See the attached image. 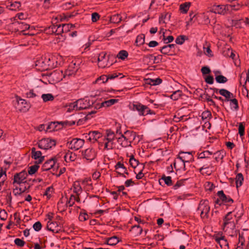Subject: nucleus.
Returning a JSON list of instances; mask_svg holds the SVG:
<instances>
[{"label":"nucleus","mask_w":249,"mask_h":249,"mask_svg":"<svg viewBox=\"0 0 249 249\" xmlns=\"http://www.w3.org/2000/svg\"><path fill=\"white\" fill-rule=\"evenodd\" d=\"M58 209L60 211H64L68 207V205L66 202V198L62 197L57 203Z\"/></svg>","instance_id":"31"},{"label":"nucleus","mask_w":249,"mask_h":249,"mask_svg":"<svg viewBox=\"0 0 249 249\" xmlns=\"http://www.w3.org/2000/svg\"><path fill=\"white\" fill-rule=\"evenodd\" d=\"M133 110H137L141 116H144L152 113L151 110L147 106L142 105L140 103L133 104Z\"/></svg>","instance_id":"8"},{"label":"nucleus","mask_w":249,"mask_h":249,"mask_svg":"<svg viewBox=\"0 0 249 249\" xmlns=\"http://www.w3.org/2000/svg\"><path fill=\"white\" fill-rule=\"evenodd\" d=\"M225 155V153L223 151H217L215 153H214V159L216 161H219V160H222L224 155Z\"/></svg>","instance_id":"43"},{"label":"nucleus","mask_w":249,"mask_h":249,"mask_svg":"<svg viewBox=\"0 0 249 249\" xmlns=\"http://www.w3.org/2000/svg\"><path fill=\"white\" fill-rule=\"evenodd\" d=\"M101 136L100 133L98 131H91L88 134V136H87L88 140L90 142H94L96 141Z\"/></svg>","instance_id":"25"},{"label":"nucleus","mask_w":249,"mask_h":249,"mask_svg":"<svg viewBox=\"0 0 249 249\" xmlns=\"http://www.w3.org/2000/svg\"><path fill=\"white\" fill-rule=\"evenodd\" d=\"M238 133L240 136H243L245 133V125L243 123H240L238 127Z\"/></svg>","instance_id":"56"},{"label":"nucleus","mask_w":249,"mask_h":249,"mask_svg":"<svg viewBox=\"0 0 249 249\" xmlns=\"http://www.w3.org/2000/svg\"><path fill=\"white\" fill-rule=\"evenodd\" d=\"M66 77L65 73H63L61 70L54 71L50 75V80L55 83L61 81L63 78Z\"/></svg>","instance_id":"10"},{"label":"nucleus","mask_w":249,"mask_h":249,"mask_svg":"<svg viewBox=\"0 0 249 249\" xmlns=\"http://www.w3.org/2000/svg\"><path fill=\"white\" fill-rule=\"evenodd\" d=\"M16 99L18 102V109L21 112L27 111L30 107L29 104L25 100L19 97H17Z\"/></svg>","instance_id":"12"},{"label":"nucleus","mask_w":249,"mask_h":249,"mask_svg":"<svg viewBox=\"0 0 249 249\" xmlns=\"http://www.w3.org/2000/svg\"><path fill=\"white\" fill-rule=\"evenodd\" d=\"M227 5V11H228V13H230L232 12L233 11H237L239 10L241 6L240 4L236 0H233L231 4H226Z\"/></svg>","instance_id":"23"},{"label":"nucleus","mask_w":249,"mask_h":249,"mask_svg":"<svg viewBox=\"0 0 249 249\" xmlns=\"http://www.w3.org/2000/svg\"><path fill=\"white\" fill-rule=\"evenodd\" d=\"M198 165L201 166L199 169L200 172H203L205 170L209 169L210 168H212L213 164L211 159L205 160H200L196 163Z\"/></svg>","instance_id":"19"},{"label":"nucleus","mask_w":249,"mask_h":249,"mask_svg":"<svg viewBox=\"0 0 249 249\" xmlns=\"http://www.w3.org/2000/svg\"><path fill=\"white\" fill-rule=\"evenodd\" d=\"M130 231L134 234L135 236H139L142 232V229L139 225L133 226Z\"/></svg>","instance_id":"33"},{"label":"nucleus","mask_w":249,"mask_h":249,"mask_svg":"<svg viewBox=\"0 0 249 249\" xmlns=\"http://www.w3.org/2000/svg\"><path fill=\"white\" fill-rule=\"evenodd\" d=\"M39 166L37 165L31 166L28 170V173L30 175H33L35 174Z\"/></svg>","instance_id":"57"},{"label":"nucleus","mask_w":249,"mask_h":249,"mask_svg":"<svg viewBox=\"0 0 249 249\" xmlns=\"http://www.w3.org/2000/svg\"><path fill=\"white\" fill-rule=\"evenodd\" d=\"M204 187L206 190L212 191L214 188V185L211 182H206L204 184Z\"/></svg>","instance_id":"62"},{"label":"nucleus","mask_w":249,"mask_h":249,"mask_svg":"<svg viewBox=\"0 0 249 249\" xmlns=\"http://www.w3.org/2000/svg\"><path fill=\"white\" fill-rule=\"evenodd\" d=\"M6 178V172L2 169L0 170V188L1 189V185L3 184Z\"/></svg>","instance_id":"46"},{"label":"nucleus","mask_w":249,"mask_h":249,"mask_svg":"<svg viewBox=\"0 0 249 249\" xmlns=\"http://www.w3.org/2000/svg\"><path fill=\"white\" fill-rule=\"evenodd\" d=\"M122 21V18L119 14H116L110 17V21L114 23H119Z\"/></svg>","instance_id":"42"},{"label":"nucleus","mask_w":249,"mask_h":249,"mask_svg":"<svg viewBox=\"0 0 249 249\" xmlns=\"http://www.w3.org/2000/svg\"><path fill=\"white\" fill-rule=\"evenodd\" d=\"M215 80L218 83H225L228 81V79L223 75H220L216 76Z\"/></svg>","instance_id":"50"},{"label":"nucleus","mask_w":249,"mask_h":249,"mask_svg":"<svg viewBox=\"0 0 249 249\" xmlns=\"http://www.w3.org/2000/svg\"><path fill=\"white\" fill-rule=\"evenodd\" d=\"M41 93L38 92L36 89H31L26 93L27 98H35L40 95Z\"/></svg>","instance_id":"35"},{"label":"nucleus","mask_w":249,"mask_h":249,"mask_svg":"<svg viewBox=\"0 0 249 249\" xmlns=\"http://www.w3.org/2000/svg\"><path fill=\"white\" fill-rule=\"evenodd\" d=\"M128 55V53L127 51L125 50H122L119 52L118 54H117V57L122 59H125Z\"/></svg>","instance_id":"48"},{"label":"nucleus","mask_w":249,"mask_h":249,"mask_svg":"<svg viewBox=\"0 0 249 249\" xmlns=\"http://www.w3.org/2000/svg\"><path fill=\"white\" fill-rule=\"evenodd\" d=\"M236 187L238 188L242 185L244 180L243 176L241 173H238L235 178Z\"/></svg>","instance_id":"40"},{"label":"nucleus","mask_w":249,"mask_h":249,"mask_svg":"<svg viewBox=\"0 0 249 249\" xmlns=\"http://www.w3.org/2000/svg\"><path fill=\"white\" fill-rule=\"evenodd\" d=\"M212 155V153L210 152L209 151H205L198 154L197 159L198 160H208L210 159V156Z\"/></svg>","instance_id":"30"},{"label":"nucleus","mask_w":249,"mask_h":249,"mask_svg":"<svg viewBox=\"0 0 249 249\" xmlns=\"http://www.w3.org/2000/svg\"><path fill=\"white\" fill-rule=\"evenodd\" d=\"M178 157L185 163L191 162L193 160V156L190 152H180Z\"/></svg>","instance_id":"22"},{"label":"nucleus","mask_w":249,"mask_h":249,"mask_svg":"<svg viewBox=\"0 0 249 249\" xmlns=\"http://www.w3.org/2000/svg\"><path fill=\"white\" fill-rule=\"evenodd\" d=\"M182 95V91L180 90H178L174 91L171 95V98L174 100H177Z\"/></svg>","instance_id":"47"},{"label":"nucleus","mask_w":249,"mask_h":249,"mask_svg":"<svg viewBox=\"0 0 249 249\" xmlns=\"http://www.w3.org/2000/svg\"><path fill=\"white\" fill-rule=\"evenodd\" d=\"M55 165V160L54 159H51L46 161L42 166V169L48 171L53 168Z\"/></svg>","instance_id":"27"},{"label":"nucleus","mask_w":249,"mask_h":249,"mask_svg":"<svg viewBox=\"0 0 249 249\" xmlns=\"http://www.w3.org/2000/svg\"><path fill=\"white\" fill-rule=\"evenodd\" d=\"M46 58L48 60V64H49V69L53 68L56 66L54 64V59H55V56H46Z\"/></svg>","instance_id":"45"},{"label":"nucleus","mask_w":249,"mask_h":249,"mask_svg":"<svg viewBox=\"0 0 249 249\" xmlns=\"http://www.w3.org/2000/svg\"><path fill=\"white\" fill-rule=\"evenodd\" d=\"M239 217H237L232 212H229L223 218V223L222 225L223 231L225 232L229 231L230 230H234L239 220Z\"/></svg>","instance_id":"1"},{"label":"nucleus","mask_w":249,"mask_h":249,"mask_svg":"<svg viewBox=\"0 0 249 249\" xmlns=\"http://www.w3.org/2000/svg\"><path fill=\"white\" fill-rule=\"evenodd\" d=\"M211 112L209 110H206L202 112L201 117L202 119L203 120H206L207 121L209 119L211 118Z\"/></svg>","instance_id":"49"},{"label":"nucleus","mask_w":249,"mask_h":249,"mask_svg":"<svg viewBox=\"0 0 249 249\" xmlns=\"http://www.w3.org/2000/svg\"><path fill=\"white\" fill-rule=\"evenodd\" d=\"M85 141L81 139L75 138L72 139L69 143V147L71 149L77 150L83 147Z\"/></svg>","instance_id":"11"},{"label":"nucleus","mask_w":249,"mask_h":249,"mask_svg":"<svg viewBox=\"0 0 249 249\" xmlns=\"http://www.w3.org/2000/svg\"><path fill=\"white\" fill-rule=\"evenodd\" d=\"M119 242V239L116 236H113L109 238H108L106 243L107 245L110 246L116 245Z\"/></svg>","instance_id":"39"},{"label":"nucleus","mask_w":249,"mask_h":249,"mask_svg":"<svg viewBox=\"0 0 249 249\" xmlns=\"http://www.w3.org/2000/svg\"><path fill=\"white\" fill-rule=\"evenodd\" d=\"M37 144L39 148L47 150L54 146L56 142L54 140L50 138H44L40 140Z\"/></svg>","instance_id":"7"},{"label":"nucleus","mask_w":249,"mask_h":249,"mask_svg":"<svg viewBox=\"0 0 249 249\" xmlns=\"http://www.w3.org/2000/svg\"><path fill=\"white\" fill-rule=\"evenodd\" d=\"M78 68V66L76 65L75 63H71L69 65L68 69L65 72L66 77H69L70 76L74 75L77 72Z\"/></svg>","instance_id":"20"},{"label":"nucleus","mask_w":249,"mask_h":249,"mask_svg":"<svg viewBox=\"0 0 249 249\" xmlns=\"http://www.w3.org/2000/svg\"><path fill=\"white\" fill-rule=\"evenodd\" d=\"M27 176V174L25 171L16 174L14 177L13 184L15 183L20 184L25 182Z\"/></svg>","instance_id":"13"},{"label":"nucleus","mask_w":249,"mask_h":249,"mask_svg":"<svg viewBox=\"0 0 249 249\" xmlns=\"http://www.w3.org/2000/svg\"><path fill=\"white\" fill-rule=\"evenodd\" d=\"M191 2H186L180 5L179 10L181 13L186 14L189 10V7L191 5Z\"/></svg>","instance_id":"36"},{"label":"nucleus","mask_w":249,"mask_h":249,"mask_svg":"<svg viewBox=\"0 0 249 249\" xmlns=\"http://www.w3.org/2000/svg\"><path fill=\"white\" fill-rule=\"evenodd\" d=\"M161 179L164 180L165 183L168 186H170L172 185V180L171 177H166L163 176L161 178Z\"/></svg>","instance_id":"58"},{"label":"nucleus","mask_w":249,"mask_h":249,"mask_svg":"<svg viewBox=\"0 0 249 249\" xmlns=\"http://www.w3.org/2000/svg\"><path fill=\"white\" fill-rule=\"evenodd\" d=\"M48 60L46 58V56H42L38 59L36 62V69L41 71H45L49 69V64H48Z\"/></svg>","instance_id":"9"},{"label":"nucleus","mask_w":249,"mask_h":249,"mask_svg":"<svg viewBox=\"0 0 249 249\" xmlns=\"http://www.w3.org/2000/svg\"><path fill=\"white\" fill-rule=\"evenodd\" d=\"M129 163L132 167L135 168L138 165L139 161L134 158L133 156H132L129 159Z\"/></svg>","instance_id":"51"},{"label":"nucleus","mask_w":249,"mask_h":249,"mask_svg":"<svg viewBox=\"0 0 249 249\" xmlns=\"http://www.w3.org/2000/svg\"><path fill=\"white\" fill-rule=\"evenodd\" d=\"M71 189L72 190L73 192L77 196H79L82 192V187L78 181H75L73 183Z\"/></svg>","instance_id":"28"},{"label":"nucleus","mask_w":249,"mask_h":249,"mask_svg":"<svg viewBox=\"0 0 249 249\" xmlns=\"http://www.w3.org/2000/svg\"><path fill=\"white\" fill-rule=\"evenodd\" d=\"M162 55H158L156 56H154L153 63L154 64H158L160 63L162 60Z\"/></svg>","instance_id":"64"},{"label":"nucleus","mask_w":249,"mask_h":249,"mask_svg":"<svg viewBox=\"0 0 249 249\" xmlns=\"http://www.w3.org/2000/svg\"><path fill=\"white\" fill-rule=\"evenodd\" d=\"M117 142L122 147L124 148L131 146V144L129 143L128 141L127 142L125 141L124 139H122L120 137L117 138Z\"/></svg>","instance_id":"41"},{"label":"nucleus","mask_w":249,"mask_h":249,"mask_svg":"<svg viewBox=\"0 0 249 249\" xmlns=\"http://www.w3.org/2000/svg\"><path fill=\"white\" fill-rule=\"evenodd\" d=\"M226 8L227 5H215L210 10V12L220 15H225L228 14Z\"/></svg>","instance_id":"15"},{"label":"nucleus","mask_w":249,"mask_h":249,"mask_svg":"<svg viewBox=\"0 0 249 249\" xmlns=\"http://www.w3.org/2000/svg\"><path fill=\"white\" fill-rule=\"evenodd\" d=\"M14 25L17 27V31H19L21 33H23V35H29L30 33L29 32L28 33H24L27 30H30V27L29 24H27L24 22H19L18 21L15 22L14 23Z\"/></svg>","instance_id":"14"},{"label":"nucleus","mask_w":249,"mask_h":249,"mask_svg":"<svg viewBox=\"0 0 249 249\" xmlns=\"http://www.w3.org/2000/svg\"><path fill=\"white\" fill-rule=\"evenodd\" d=\"M115 135L114 132L110 130H107L106 136L103 139V141L100 142V145L104 146V149L109 150L113 149L115 146L114 142Z\"/></svg>","instance_id":"3"},{"label":"nucleus","mask_w":249,"mask_h":249,"mask_svg":"<svg viewBox=\"0 0 249 249\" xmlns=\"http://www.w3.org/2000/svg\"><path fill=\"white\" fill-rule=\"evenodd\" d=\"M153 57L154 55L152 54H148L143 56V61L147 63H151L153 62Z\"/></svg>","instance_id":"55"},{"label":"nucleus","mask_w":249,"mask_h":249,"mask_svg":"<svg viewBox=\"0 0 249 249\" xmlns=\"http://www.w3.org/2000/svg\"><path fill=\"white\" fill-rule=\"evenodd\" d=\"M32 158L36 160V163L40 164L44 160V156H42V153L39 151H36L35 147L31 149Z\"/></svg>","instance_id":"17"},{"label":"nucleus","mask_w":249,"mask_h":249,"mask_svg":"<svg viewBox=\"0 0 249 249\" xmlns=\"http://www.w3.org/2000/svg\"><path fill=\"white\" fill-rule=\"evenodd\" d=\"M115 168L116 173L124 178H126L129 174L124 164L121 162H118Z\"/></svg>","instance_id":"16"},{"label":"nucleus","mask_w":249,"mask_h":249,"mask_svg":"<svg viewBox=\"0 0 249 249\" xmlns=\"http://www.w3.org/2000/svg\"><path fill=\"white\" fill-rule=\"evenodd\" d=\"M41 228H42V225H41V223L39 221L36 222L33 225V228L36 231H39L41 229Z\"/></svg>","instance_id":"63"},{"label":"nucleus","mask_w":249,"mask_h":249,"mask_svg":"<svg viewBox=\"0 0 249 249\" xmlns=\"http://www.w3.org/2000/svg\"><path fill=\"white\" fill-rule=\"evenodd\" d=\"M108 80V76L107 75H102L100 77L98 78L96 80V82L98 83L100 81H102L103 83H105L107 82Z\"/></svg>","instance_id":"61"},{"label":"nucleus","mask_w":249,"mask_h":249,"mask_svg":"<svg viewBox=\"0 0 249 249\" xmlns=\"http://www.w3.org/2000/svg\"><path fill=\"white\" fill-rule=\"evenodd\" d=\"M93 105V101L88 98L80 99L70 105L68 111L71 109L80 110L90 108Z\"/></svg>","instance_id":"2"},{"label":"nucleus","mask_w":249,"mask_h":249,"mask_svg":"<svg viewBox=\"0 0 249 249\" xmlns=\"http://www.w3.org/2000/svg\"><path fill=\"white\" fill-rule=\"evenodd\" d=\"M162 82V80L159 78L152 79H147L146 80V83L152 86H156L160 84Z\"/></svg>","instance_id":"37"},{"label":"nucleus","mask_w":249,"mask_h":249,"mask_svg":"<svg viewBox=\"0 0 249 249\" xmlns=\"http://www.w3.org/2000/svg\"><path fill=\"white\" fill-rule=\"evenodd\" d=\"M135 43L138 46L143 44L144 43V35L143 34L139 35L136 38Z\"/></svg>","instance_id":"44"},{"label":"nucleus","mask_w":249,"mask_h":249,"mask_svg":"<svg viewBox=\"0 0 249 249\" xmlns=\"http://www.w3.org/2000/svg\"><path fill=\"white\" fill-rule=\"evenodd\" d=\"M62 25L64 33H67L69 32L73 27V25L71 24H63Z\"/></svg>","instance_id":"53"},{"label":"nucleus","mask_w":249,"mask_h":249,"mask_svg":"<svg viewBox=\"0 0 249 249\" xmlns=\"http://www.w3.org/2000/svg\"><path fill=\"white\" fill-rule=\"evenodd\" d=\"M118 101V99H111L105 101L104 102H103L100 104L96 105L95 108H100L102 107H110V106L113 105L115 104V103H117Z\"/></svg>","instance_id":"24"},{"label":"nucleus","mask_w":249,"mask_h":249,"mask_svg":"<svg viewBox=\"0 0 249 249\" xmlns=\"http://www.w3.org/2000/svg\"><path fill=\"white\" fill-rule=\"evenodd\" d=\"M185 36H178L176 39V43L178 44L181 45L185 41Z\"/></svg>","instance_id":"59"},{"label":"nucleus","mask_w":249,"mask_h":249,"mask_svg":"<svg viewBox=\"0 0 249 249\" xmlns=\"http://www.w3.org/2000/svg\"><path fill=\"white\" fill-rule=\"evenodd\" d=\"M41 98L44 102L52 101L54 99V96L51 93L43 94L41 95Z\"/></svg>","instance_id":"38"},{"label":"nucleus","mask_w":249,"mask_h":249,"mask_svg":"<svg viewBox=\"0 0 249 249\" xmlns=\"http://www.w3.org/2000/svg\"><path fill=\"white\" fill-rule=\"evenodd\" d=\"M210 210V207L207 200H202L200 202L198 211L200 212L202 218L208 217Z\"/></svg>","instance_id":"6"},{"label":"nucleus","mask_w":249,"mask_h":249,"mask_svg":"<svg viewBox=\"0 0 249 249\" xmlns=\"http://www.w3.org/2000/svg\"><path fill=\"white\" fill-rule=\"evenodd\" d=\"M217 196L222 203H223L225 200L227 199V197L224 194V192L223 191H218L217 192Z\"/></svg>","instance_id":"54"},{"label":"nucleus","mask_w":249,"mask_h":249,"mask_svg":"<svg viewBox=\"0 0 249 249\" xmlns=\"http://www.w3.org/2000/svg\"><path fill=\"white\" fill-rule=\"evenodd\" d=\"M215 241L219 244L221 248H225L228 247L229 244L227 239L225 238L224 236L222 235H215L213 237Z\"/></svg>","instance_id":"21"},{"label":"nucleus","mask_w":249,"mask_h":249,"mask_svg":"<svg viewBox=\"0 0 249 249\" xmlns=\"http://www.w3.org/2000/svg\"><path fill=\"white\" fill-rule=\"evenodd\" d=\"M97 154V151L92 147H89L82 151V158L88 162H91L94 160Z\"/></svg>","instance_id":"4"},{"label":"nucleus","mask_w":249,"mask_h":249,"mask_svg":"<svg viewBox=\"0 0 249 249\" xmlns=\"http://www.w3.org/2000/svg\"><path fill=\"white\" fill-rule=\"evenodd\" d=\"M21 6L20 3L18 1H15L12 3L10 5V9L12 10H16L18 9Z\"/></svg>","instance_id":"60"},{"label":"nucleus","mask_w":249,"mask_h":249,"mask_svg":"<svg viewBox=\"0 0 249 249\" xmlns=\"http://www.w3.org/2000/svg\"><path fill=\"white\" fill-rule=\"evenodd\" d=\"M218 92L220 95L226 98L227 101H229L231 98L233 97V94L225 89H220L219 90Z\"/></svg>","instance_id":"29"},{"label":"nucleus","mask_w":249,"mask_h":249,"mask_svg":"<svg viewBox=\"0 0 249 249\" xmlns=\"http://www.w3.org/2000/svg\"><path fill=\"white\" fill-rule=\"evenodd\" d=\"M47 227L48 230L53 233H58L62 230L61 225L57 222L48 221Z\"/></svg>","instance_id":"18"},{"label":"nucleus","mask_w":249,"mask_h":249,"mask_svg":"<svg viewBox=\"0 0 249 249\" xmlns=\"http://www.w3.org/2000/svg\"><path fill=\"white\" fill-rule=\"evenodd\" d=\"M109 55H107L106 52H103L99 53L98 57V65L100 68H105L112 65L109 61Z\"/></svg>","instance_id":"5"},{"label":"nucleus","mask_w":249,"mask_h":249,"mask_svg":"<svg viewBox=\"0 0 249 249\" xmlns=\"http://www.w3.org/2000/svg\"><path fill=\"white\" fill-rule=\"evenodd\" d=\"M75 201V198L74 197V195H71V196L69 200H67L66 198V202L67 203L68 206L69 207H71L74 204V202Z\"/></svg>","instance_id":"52"},{"label":"nucleus","mask_w":249,"mask_h":249,"mask_svg":"<svg viewBox=\"0 0 249 249\" xmlns=\"http://www.w3.org/2000/svg\"><path fill=\"white\" fill-rule=\"evenodd\" d=\"M65 160L66 162L73 161L77 158V155L71 152L67 153L64 156Z\"/></svg>","instance_id":"32"},{"label":"nucleus","mask_w":249,"mask_h":249,"mask_svg":"<svg viewBox=\"0 0 249 249\" xmlns=\"http://www.w3.org/2000/svg\"><path fill=\"white\" fill-rule=\"evenodd\" d=\"M126 135L128 140L130 141L132 143V142L135 140L137 136L136 133L132 131L127 130L124 132Z\"/></svg>","instance_id":"34"},{"label":"nucleus","mask_w":249,"mask_h":249,"mask_svg":"<svg viewBox=\"0 0 249 249\" xmlns=\"http://www.w3.org/2000/svg\"><path fill=\"white\" fill-rule=\"evenodd\" d=\"M185 163L178 157L175 160L174 165L177 170H185Z\"/></svg>","instance_id":"26"}]
</instances>
